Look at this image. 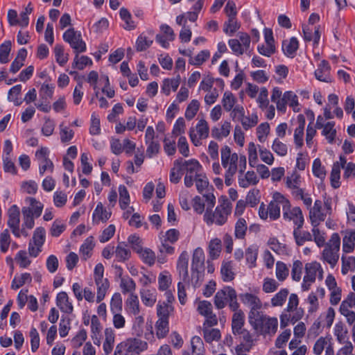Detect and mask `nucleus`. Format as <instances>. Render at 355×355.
I'll use <instances>...</instances> for the list:
<instances>
[{
	"label": "nucleus",
	"instance_id": "12",
	"mask_svg": "<svg viewBox=\"0 0 355 355\" xmlns=\"http://www.w3.org/2000/svg\"><path fill=\"white\" fill-rule=\"evenodd\" d=\"M188 264L189 254L187 251H183L178 260L177 269L184 282L187 281L189 279Z\"/></svg>",
	"mask_w": 355,
	"mask_h": 355
},
{
	"label": "nucleus",
	"instance_id": "58",
	"mask_svg": "<svg viewBox=\"0 0 355 355\" xmlns=\"http://www.w3.org/2000/svg\"><path fill=\"white\" fill-rule=\"evenodd\" d=\"M197 132L200 138L205 139L209 136V128L205 119H200L196 125Z\"/></svg>",
	"mask_w": 355,
	"mask_h": 355
},
{
	"label": "nucleus",
	"instance_id": "17",
	"mask_svg": "<svg viewBox=\"0 0 355 355\" xmlns=\"http://www.w3.org/2000/svg\"><path fill=\"white\" fill-rule=\"evenodd\" d=\"M245 323L244 313L239 310L233 314L232 320V329L234 335L239 334V331L243 329Z\"/></svg>",
	"mask_w": 355,
	"mask_h": 355
},
{
	"label": "nucleus",
	"instance_id": "25",
	"mask_svg": "<svg viewBox=\"0 0 355 355\" xmlns=\"http://www.w3.org/2000/svg\"><path fill=\"white\" fill-rule=\"evenodd\" d=\"M116 257L119 261H125L130 257V250L127 248L125 242L120 243L116 248Z\"/></svg>",
	"mask_w": 355,
	"mask_h": 355
},
{
	"label": "nucleus",
	"instance_id": "45",
	"mask_svg": "<svg viewBox=\"0 0 355 355\" xmlns=\"http://www.w3.org/2000/svg\"><path fill=\"white\" fill-rule=\"evenodd\" d=\"M203 336L206 342L211 343L214 340H218L220 338V332L218 329H203Z\"/></svg>",
	"mask_w": 355,
	"mask_h": 355
},
{
	"label": "nucleus",
	"instance_id": "31",
	"mask_svg": "<svg viewBox=\"0 0 355 355\" xmlns=\"http://www.w3.org/2000/svg\"><path fill=\"white\" fill-rule=\"evenodd\" d=\"M119 192V205L121 209H125L130 203V195L127 188L124 185H120Z\"/></svg>",
	"mask_w": 355,
	"mask_h": 355
},
{
	"label": "nucleus",
	"instance_id": "1",
	"mask_svg": "<svg viewBox=\"0 0 355 355\" xmlns=\"http://www.w3.org/2000/svg\"><path fill=\"white\" fill-rule=\"evenodd\" d=\"M249 322L253 329L261 335H274L278 326L276 318H270L259 311L254 316L249 319Z\"/></svg>",
	"mask_w": 355,
	"mask_h": 355
},
{
	"label": "nucleus",
	"instance_id": "52",
	"mask_svg": "<svg viewBox=\"0 0 355 355\" xmlns=\"http://www.w3.org/2000/svg\"><path fill=\"white\" fill-rule=\"evenodd\" d=\"M342 260V273L343 275H346L349 270H352V268H355V257H345L343 256L341 258Z\"/></svg>",
	"mask_w": 355,
	"mask_h": 355
},
{
	"label": "nucleus",
	"instance_id": "40",
	"mask_svg": "<svg viewBox=\"0 0 355 355\" xmlns=\"http://www.w3.org/2000/svg\"><path fill=\"white\" fill-rule=\"evenodd\" d=\"M140 295L142 302L147 306H153L156 302L155 295L149 290L141 289Z\"/></svg>",
	"mask_w": 355,
	"mask_h": 355
},
{
	"label": "nucleus",
	"instance_id": "9",
	"mask_svg": "<svg viewBox=\"0 0 355 355\" xmlns=\"http://www.w3.org/2000/svg\"><path fill=\"white\" fill-rule=\"evenodd\" d=\"M300 219L297 221V227L294 229L293 236L295 240L297 245L301 246L306 241H312V235L307 231L302 232L300 229L302 227L304 224V218L300 216Z\"/></svg>",
	"mask_w": 355,
	"mask_h": 355
},
{
	"label": "nucleus",
	"instance_id": "57",
	"mask_svg": "<svg viewBox=\"0 0 355 355\" xmlns=\"http://www.w3.org/2000/svg\"><path fill=\"white\" fill-rule=\"evenodd\" d=\"M71 320L68 317L62 316L60 322L59 334L60 337L64 338L67 336L70 329Z\"/></svg>",
	"mask_w": 355,
	"mask_h": 355
},
{
	"label": "nucleus",
	"instance_id": "18",
	"mask_svg": "<svg viewBox=\"0 0 355 355\" xmlns=\"http://www.w3.org/2000/svg\"><path fill=\"white\" fill-rule=\"evenodd\" d=\"M322 257L331 268H334L339 259L338 251H336L329 247V245H326L325 248L322 252Z\"/></svg>",
	"mask_w": 355,
	"mask_h": 355
},
{
	"label": "nucleus",
	"instance_id": "15",
	"mask_svg": "<svg viewBox=\"0 0 355 355\" xmlns=\"http://www.w3.org/2000/svg\"><path fill=\"white\" fill-rule=\"evenodd\" d=\"M111 215L112 213L107 211L101 202H98L92 214L93 223L98 224L100 220L105 223L110 218Z\"/></svg>",
	"mask_w": 355,
	"mask_h": 355
},
{
	"label": "nucleus",
	"instance_id": "59",
	"mask_svg": "<svg viewBox=\"0 0 355 355\" xmlns=\"http://www.w3.org/2000/svg\"><path fill=\"white\" fill-rule=\"evenodd\" d=\"M31 345L32 352H36L40 347V336L35 327H32L30 331Z\"/></svg>",
	"mask_w": 355,
	"mask_h": 355
},
{
	"label": "nucleus",
	"instance_id": "38",
	"mask_svg": "<svg viewBox=\"0 0 355 355\" xmlns=\"http://www.w3.org/2000/svg\"><path fill=\"white\" fill-rule=\"evenodd\" d=\"M287 288L281 289L271 300L273 306H282L288 295Z\"/></svg>",
	"mask_w": 355,
	"mask_h": 355
},
{
	"label": "nucleus",
	"instance_id": "20",
	"mask_svg": "<svg viewBox=\"0 0 355 355\" xmlns=\"http://www.w3.org/2000/svg\"><path fill=\"white\" fill-rule=\"evenodd\" d=\"M355 246V230H351L343 239V250L345 253L352 252Z\"/></svg>",
	"mask_w": 355,
	"mask_h": 355
},
{
	"label": "nucleus",
	"instance_id": "33",
	"mask_svg": "<svg viewBox=\"0 0 355 355\" xmlns=\"http://www.w3.org/2000/svg\"><path fill=\"white\" fill-rule=\"evenodd\" d=\"M96 284L97 286L96 302L99 303L105 298L110 284L108 279H105L103 281L98 282V284Z\"/></svg>",
	"mask_w": 355,
	"mask_h": 355
},
{
	"label": "nucleus",
	"instance_id": "62",
	"mask_svg": "<svg viewBox=\"0 0 355 355\" xmlns=\"http://www.w3.org/2000/svg\"><path fill=\"white\" fill-rule=\"evenodd\" d=\"M87 339V331L85 329H80L75 337L71 340V343L73 347H80L84 341Z\"/></svg>",
	"mask_w": 355,
	"mask_h": 355
},
{
	"label": "nucleus",
	"instance_id": "7",
	"mask_svg": "<svg viewBox=\"0 0 355 355\" xmlns=\"http://www.w3.org/2000/svg\"><path fill=\"white\" fill-rule=\"evenodd\" d=\"M160 33L155 35V40L159 44H166L170 42H173L175 38V34L173 28L166 24H161L159 26Z\"/></svg>",
	"mask_w": 355,
	"mask_h": 355
},
{
	"label": "nucleus",
	"instance_id": "3",
	"mask_svg": "<svg viewBox=\"0 0 355 355\" xmlns=\"http://www.w3.org/2000/svg\"><path fill=\"white\" fill-rule=\"evenodd\" d=\"M204 263L205 254L203 250L201 248H197L193 252L191 262V272L193 278H195V274L196 273V281L195 286H196L198 283V280L200 277V273L204 270Z\"/></svg>",
	"mask_w": 355,
	"mask_h": 355
},
{
	"label": "nucleus",
	"instance_id": "46",
	"mask_svg": "<svg viewBox=\"0 0 355 355\" xmlns=\"http://www.w3.org/2000/svg\"><path fill=\"white\" fill-rule=\"evenodd\" d=\"M196 186L200 193L209 186V181L205 175L196 173L195 175Z\"/></svg>",
	"mask_w": 355,
	"mask_h": 355
},
{
	"label": "nucleus",
	"instance_id": "32",
	"mask_svg": "<svg viewBox=\"0 0 355 355\" xmlns=\"http://www.w3.org/2000/svg\"><path fill=\"white\" fill-rule=\"evenodd\" d=\"M94 247V237L93 236H89L87 237L84 243L81 245L80 251V252L85 256V259H87V258L90 257L92 254L91 251L93 250Z\"/></svg>",
	"mask_w": 355,
	"mask_h": 355
},
{
	"label": "nucleus",
	"instance_id": "24",
	"mask_svg": "<svg viewBox=\"0 0 355 355\" xmlns=\"http://www.w3.org/2000/svg\"><path fill=\"white\" fill-rule=\"evenodd\" d=\"M257 256L258 247L257 245H250L245 250V259L247 263L250 264L249 267L250 268H252L256 266Z\"/></svg>",
	"mask_w": 355,
	"mask_h": 355
},
{
	"label": "nucleus",
	"instance_id": "43",
	"mask_svg": "<svg viewBox=\"0 0 355 355\" xmlns=\"http://www.w3.org/2000/svg\"><path fill=\"white\" fill-rule=\"evenodd\" d=\"M312 171L313 175L318 178L321 180L325 178L326 171L324 167L322 166L321 161L319 158H316L313 160Z\"/></svg>",
	"mask_w": 355,
	"mask_h": 355
},
{
	"label": "nucleus",
	"instance_id": "21",
	"mask_svg": "<svg viewBox=\"0 0 355 355\" xmlns=\"http://www.w3.org/2000/svg\"><path fill=\"white\" fill-rule=\"evenodd\" d=\"M155 327L157 338L162 339L166 337L169 332L168 320L158 319Z\"/></svg>",
	"mask_w": 355,
	"mask_h": 355
},
{
	"label": "nucleus",
	"instance_id": "30",
	"mask_svg": "<svg viewBox=\"0 0 355 355\" xmlns=\"http://www.w3.org/2000/svg\"><path fill=\"white\" fill-rule=\"evenodd\" d=\"M32 281V277L30 273L24 272L22 273L19 279L15 277L12 281L11 288L17 290L22 286L26 283H31Z\"/></svg>",
	"mask_w": 355,
	"mask_h": 355
},
{
	"label": "nucleus",
	"instance_id": "53",
	"mask_svg": "<svg viewBox=\"0 0 355 355\" xmlns=\"http://www.w3.org/2000/svg\"><path fill=\"white\" fill-rule=\"evenodd\" d=\"M111 311L115 313L122 310V297L119 293H115L110 302Z\"/></svg>",
	"mask_w": 355,
	"mask_h": 355
},
{
	"label": "nucleus",
	"instance_id": "35",
	"mask_svg": "<svg viewBox=\"0 0 355 355\" xmlns=\"http://www.w3.org/2000/svg\"><path fill=\"white\" fill-rule=\"evenodd\" d=\"M236 99L232 94V93L230 92H225L223 94L222 103L223 108L227 111H231L236 103Z\"/></svg>",
	"mask_w": 355,
	"mask_h": 355
},
{
	"label": "nucleus",
	"instance_id": "36",
	"mask_svg": "<svg viewBox=\"0 0 355 355\" xmlns=\"http://www.w3.org/2000/svg\"><path fill=\"white\" fill-rule=\"evenodd\" d=\"M45 229L42 227H37L33 233V241L34 245L42 247L45 241Z\"/></svg>",
	"mask_w": 355,
	"mask_h": 355
},
{
	"label": "nucleus",
	"instance_id": "64",
	"mask_svg": "<svg viewBox=\"0 0 355 355\" xmlns=\"http://www.w3.org/2000/svg\"><path fill=\"white\" fill-rule=\"evenodd\" d=\"M198 311L200 315L207 316L212 313V304L206 300L201 301L198 304Z\"/></svg>",
	"mask_w": 355,
	"mask_h": 355
},
{
	"label": "nucleus",
	"instance_id": "13",
	"mask_svg": "<svg viewBox=\"0 0 355 355\" xmlns=\"http://www.w3.org/2000/svg\"><path fill=\"white\" fill-rule=\"evenodd\" d=\"M56 305L64 313H71L73 312V306L69 301L68 295L64 291H61L57 295Z\"/></svg>",
	"mask_w": 355,
	"mask_h": 355
},
{
	"label": "nucleus",
	"instance_id": "50",
	"mask_svg": "<svg viewBox=\"0 0 355 355\" xmlns=\"http://www.w3.org/2000/svg\"><path fill=\"white\" fill-rule=\"evenodd\" d=\"M288 275V268L286 265L282 262L277 261L276 263V276L279 281H284Z\"/></svg>",
	"mask_w": 355,
	"mask_h": 355
},
{
	"label": "nucleus",
	"instance_id": "16",
	"mask_svg": "<svg viewBox=\"0 0 355 355\" xmlns=\"http://www.w3.org/2000/svg\"><path fill=\"white\" fill-rule=\"evenodd\" d=\"M63 40L69 44H85L80 33L76 31L73 28H70L64 33Z\"/></svg>",
	"mask_w": 355,
	"mask_h": 355
},
{
	"label": "nucleus",
	"instance_id": "19",
	"mask_svg": "<svg viewBox=\"0 0 355 355\" xmlns=\"http://www.w3.org/2000/svg\"><path fill=\"white\" fill-rule=\"evenodd\" d=\"M125 307L128 312L134 315H137L139 313V302L137 295L130 293L125 302Z\"/></svg>",
	"mask_w": 355,
	"mask_h": 355
},
{
	"label": "nucleus",
	"instance_id": "56",
	"mask_svg": "<svg viewBox=\"0 0 355 355\" xmlns=\"http://www.w3.org/2000/svg\"><path fill=\"white\" fill-rule=\"evenodd\" d=\"M89 133L92 135H98L101 133L100 119L94 112L91 116Z\"/></svg>",
	"mask_w": 355,
	"mask_h": 355
},
{
	"label": "nucleus",
	"instance_id": "55",
	"mask_svg": "<svg viewBox=\"0 0 355 355\" xmlns=\"http://www.w3.org/2000/svg\"><path fill=\"white\" fill-rule=\"evenodd\" d=\"M272 149L279 156H285L287 154L288 148L286 144H284L278 139H275L272 145Z\"/></svg>",
	"mask_w": 355,
	"mask_h": 355
},
{
	"label": "nucleus",
	"instance_id": "42",
	"mask_svg": "<svg viewBox=\"0 0 355 355\" xmlns=\"http://www.w3.org/2000/svg\"><path fill=\"white\" fill-rule=\"evenodd\" d=\"M91 64H92V61L89 57L83 55L78 58V55H76L72 67L73 69L77 68L79 70H83L87 65Z\"/></svg>",
	"mask_w": 355,
	"mask_h": 355
},
{
	"label": "nucleus",
	"instance_id": "63",
	"mask_svg": "<svg viewBox=\"0 0 355 355\" xmlns=\"http://www.w3.org/2000/svg\"><path fill=\"white\" fill-rule=\"evenodd\" d=\"M128 242L132 245V248L137 253L142 251L141 239L136 234H131L128 236Z\"/></svg>",
	"mask_w": 355,
	"mask_h": 355
},
{
	"label": "nucleus",
	"instance_id": "2",
	"mask_svg": "<svg viewBox=\"0 0 355 355\" xmlns=\"http://www.w3.org/2000/svg\"><path fill=\"white\" fill-rule=\"evenodd\" d=\"M132 334L136 337L144 336L148 341L154 340V332L152 324H146L144 327V318L141 315H137L133 320Z\"/></svg>",
	"mask_w": 355,
	"mask_h": 355
},
{
	"label": "nucleus",
	"instance_id": "27",
	"mask_svg": "<svg viewBox=\"0 0 355 355\" xmlns=\"http://www.w3.org/2000/svg\"><path fill=\"white\" fill-rule=\"evenodd\" d=\"M221 251V241L218 239H211L209 244V254L211 259H217Z\"/></svg>",
	"mask_w": 355,
	"mask_h": 355
},
{
	"label": "nucleus",
	"instance_id": "39",
	"mask_svg": "<svg viewBox=\"0 0 355 355\" xmlns=\"http://www.w3.org/2000/svg\"><path fill=\"white\" fill-rule=\"evenodd\" d=\"M247 230V223L244 218H240L235 225L234 234L236 238L242 239L245 235Z\"/></svg>",
	"mask_w": 355,
	"mask_h": 355
},
{
	"label": "nucleus",
	"instance_id": "48",
	"mask_svg": "<svg viewBox=\"0 0 355 355\" xmlns=\"http://www.w3.org/2000/svg\"><path fill=\"white\" fill-rule=\"evenodd\" d=\"M26 201H28L30 202L31 208L33 209L35 218L40 217L44 207L43 205L35 198L32 197H27L26 198Z\"/></svg>",
	"mask_w": 355,
	"mask_h": 355
},
{
	"label": "nucleus",
	"instance_id": "14",
	"mask_svg": "<svg viewBox=\"0 0 355 355\" xmlns=\"http://www.w3.org/2000/svg\"><path fill=\"white\" fill-rule=\"evenodd\" d=\"M321 269V266L317 261L308 263L305 265V275L303 281L304 282L313 283L315 281L317 271Z\"/></svg>",
	"mask_w": 355,
	"mask_h": 355
},
{
	"label": "nucleus",
	"instance_id": "28",
	"mask_svg": "<svg viewBox=\"0 0 355 355\" xmlns=\"http://www.w3.org/2000/svg\"><path fill=\"white\" fill-rule=\"evenodd\" d=\"M227 290L224 287L218 291L214 296V305L218 309H223L227 304Z\"/></svg>",
	"mask_w": 355,
	"mask_h": 355
},
{
	"label": "nucleus",
	"instance_id": "23",
	"mask_svg": "<svg viewBox=\"0 0 355 355\" xmlns=\"http://www.w3.org/2000/svg\"><path fill=\"white\" fill-rule=\"evenodd\" d=\"M334 121H329L322 127V135L326 137L330 144L334 141L336 136V130L334 128Z\"/></svg>",
	"mask_w": 355,
	"mask_h": 355
},
{
	"label": "nucleus",
	"instance_id": "5",
	"mask_svg": "<svg viewBox=\"0 0 355 355\" xmlns=\"http://www.w3.org/2000/svg\"><path fill=\"white\" fill-rule=\"evenodd\" d=\"M8 220L7 224L11 229L15 236L19 237L20 211L16 205H12L8 211Z\"/></svg>",
	"mask_w": 355,
	"mask_h": 355
},
{
	"label": "nucleus",
	"instance_id": "41",
	"mask_svg": "<svg viewBox=\"0 0 355 355\" xmlns=\"http://www.w3.org/2000/svg\"><path fill=\"white\" fill-rule=\"evenodd\" d=\"M173 310L171 306L163 302V304H158L157 306V314L159 319L168 320L170 311Z\"/></svg>",
	"mask_w": 355,
	"mask_h": 355
},
{
	"label": "nucleus",
	"instance_id": "60",
	"mask_svg": "<svg viewBox=\"0 0 355 355\" xmlns=\"http://www.w3.org/2000/svg\"><path fill=\"white\" fill-rule=\"evenodd\" d=\"M248 159L251 167H255L258 159L257 148L253 142L248 145Z\"/></svg>",
	"mask_w": 355,
	"mask_h": 355
},
{
	"label": "nucleus",
	"instance_id": "4",
	"mask_svg": "<svg viewBox=\"0 0 355 355\" xmlns=\"http://www.w3.org/2000/svg\"><path fill=\"white\" fill-rule=\"evenodd\" d=\"M239 298L242 303L250 306L251 309L249 312L248 319L252 318L256 313L259 312V309L261 308V302L259 298L249 293H241L239 295Z\"/></svg>",
	"mask_w": 355,
	"mask_h": 355
},
{
	"label": "nucleus",
	"instance_id": "22",
	"mask_svg": "<svg viewBox=\"0 0 355 355\" xmlns=\"http://www.w3.org/2000/svg\"><path fill=\"white\" fill-rule=\"evenodd\" d=\"M227 290V300L230 309L234 313L239 311V304L237 302V294L234 288L231 286H225Z\"/></svg>",
	"mask_w": 355,
	"mask_h": 355
},
{
	"label": "nucleus",
	"instance_id": "61",
	"mask_svg": "<svg viewBox=\"0 0 355 355\" xmlns=\"http://www.w3.org/2000/svg\"><path fill=\"white\" fill-rule=\"evenodd\" d=\"M302 266V262L300 260H296L293 262V268L291 270V276L294 281L299 282L300 280Z\"/></svg>",
	"mask_w": 355,
	"mask_h": 355
},
{
	"label": "nucleus",
	"instance_id": "54",
	"mask_svg": "<svg viewBox=\"0 0 355 355\" xmlns=\"http://www.w3.org/2000/svg\"><path fill=\"white\" fill-rule=\"evenodd\" d=\"M10 243V236L8 230H5L0 234V249L3 253H6Z\"/></svg>",
	"mask_w": 355,
	"mask_h": 355
},
{
	"label": "nucleus",
	"instance_id": "47",
	"mask_svg": "<svg viewBox=\"0 0 355 355\" xmlns=\"http://www.w3.org/2000/svg\"><path fill=\"white\" fill-rule=\"evenodd\" d=\"M284 97L289 104V106L293 107L294 112H298L300 111V108H297L298 100L295 94L291 91H288L284 94Z\"/></svg>",
	"mask_w": 355,
	"mask_h": 355
},
{
	"label": "nucleus",
	"instance_id": "44",
	"mask_svg": "<svg viewBox=\"0 0 355 355\" xmlns=\"http://www.w3.org/2000/svg\"><path fill=\"white\" fill-rule=\"evenodd\" d=\"M199 107V101L196 99L192 100L186 109L185 117L187 119L191 120L197 114Z\"/></svg>",
	"mask_w": 355,
	"mask_h": 355
},
{
	"label": "nucleus",
	"instance_id": "10",
	"mask_svg": "<svg viewBox=\"0 0 355 355\" xmlns=\"http://www.w3.org/2000/svg\"><path fill=\"white\" fill-rule=\"evenodd\" d=\"M302 33L305 42H313V44H318L319 43L321 35L319 27L303 25Z\"/></svg>",
	"mask_w": 355,
	"mask_h": 355
},
{
	"label": "nucleus",
	"instance_id": "6",
	"mask_svg": "<svg viewBox=\"0 0 355 355\" xmlns=\"http://www.w3.org/2000/svg\"><path fill=\"white\" fill-rule=\"evenodd\" d=\"M220 207H216L215 211H209V212H205L204 220L208 225H211L215 223L217 225H224L227 220L229 214L220 210Z\"/></svg>",
	"mask_w": 355,
	"mask_h": 355
},
{
	"label": "nucleus",
	"instance_id": "51",
	"mask_svg": "<svg viewBox=\"0 0 355 355\" xmlns=\"http://www.w3.org/2000/svg\"><path fill=\"white\" fill-rule=\"evenodd\" d=\"M143 260V261L151 266L155 263V252L149 248L142 250L141 253H139Z\"/></svg>",
	"mask_w": 355,
	"mask_h": 355
},
{
	"label": "nucleus",
	"instance_id": "34",
	"mask_svg": "<svg viewBox=\"0 0 355 355\" xmlns=\"http://www.w3.org/2000/svg\"><path fill=\"white\" fill-rule=\"evenodd\" d=\"M240 27L236 17H230L228 21H225L223 25V31L229 35H232Z\"/></svg>",
	"mask_w": 355,
	"mask_h": 355
},
{
	"label": "nucleus",
	"instance_id": "29",
	"mask_svg": "<svg viewBox=\"0 0 355 355\" xmlns=\"http://www.w3.org/2000/svg\"><path fill=\"white\" fill-rule=\"evenodd\" d=\"M220 273L224 282H230L234 279L235 274L232 271V261L223 263L220 268Z\"/></svg>",
	"mask_w": 355,
	"mask_h": 355
},
{
	"label": "nucleus",
	"instance_id": "11",
	"mask_svg": "<svg viewBox=\"0 0 355 355\" xmlns=\"http://www.w3.org/2000/svg\"><path fill=\"white\" fill-rule=\"evenodd\" d=\"M173 164L175 167H180V171H182L185 166L187 173L191 175H193V173L196 174L202 167L199 162L195 159L183 162L182 158H179L175 160Z\"/></svg>",
	"mask_w": 355,
	"mask_h": 355
},
{
	"label": "nucleus",
	"instance_id": "8",
	"mask_svg": "<svg viewBox=\"0 0 355 355\" xmlns=\"http://www.w3.org/2000/svg\"><path fill=\"white\" fill-rule=\"evenodd\" d=\"M122 343L125 349V352L136 354H139L148 347V344L146 341L136 338L127 339L126 341Z\"/></svg>",
	"mask_w": 355,
	"mask_h": 355
},
{
	"label": "nucleus",
	"instance_id": "26",
	"mask_svg": "<svg viewBox=\"0 0 355 355\" xmlns=\"http://www.w3.org/2000/svg\"><path fill=\"white\" fill-rule=\"evenodd\" d=\"M340 178V166L338 162H336L334 163L331 175V187L334 189H337L340 187V184L339 182Z\"/></svg>",
	"mask_w": 355,
	"mask_h": 355
},
{
	"label": "nucleus",
	"instance_id": "49",
	"mask_svg": "<svg viewBox=\"0 0 355 355\" xmlns=\"http://www.w3.org/2000/svg\"><path fill=\"white\" fill-rule=\"evenodd\" d=\"M54 53L57 62L64 66L68 61V53L64 52L63 46H55Z\"/></svg>",
	"mask_w": 355,
	"mask_h": 355
},
{
	"label": "nucleus",
	"instance_id": "37",
	"mask_svg": "<svg viewBox=\"0 0 355 355\" xmlns=\"http://www.w3.org/2000/svg\"><path fill=\"white\" fill-rule=\"evenodd\" d=\"M121 18L125 21V25L124 28L125 29L132 30L135 28V24L131 19V14L128 9L121 8L119 11Z\"/></svg>",
	"mask_w": 355,
	"mask_h": 355
}]
</instances>
